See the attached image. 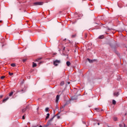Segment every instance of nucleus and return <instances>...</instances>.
<instances>
[{
	"mask_svg": "<svg viewBox=\"0 0 127 127\" xmlns=\"http://www.w3.org/2000/svg\"><path fill=\"white\" fill-rule=\"evenodd\" d=\"M60 61L56 60L55 62H54V65L55 66H57L58 64H60Z\"/></svg>",
	"mask_w": 127,
	"mask_h": 127,
	"instance_id": "1",
	"label": "nucleus"
},
{
	"mask_svg": "<svg viewBox=\"0 0 127 127\" xmlns=\"http://www.w3.org/2000/svg\"><path fill=\"white\" fill-rule=\"evenodd\" d=\"M34 4L35 5H42L43 4V2H36L34 3Z\"/></svg>",
	"mask_w": 127,
	"mask_h": 127,
	"instance_id": "2",
	"label": "nucleus"
},
{
	"mask_svg": "<svg viewBox=\"0 0 127 127\" xmlns=\"http://www.w3.org/2000/svg\"><path fill=\"white\" fill-rule=\"evenodd\" d=\"M53 119H54V117H53V118H52L51 119H50V120H49L48 123H47V126H50V125H51V123H52V121H53Z\"/></svg>",
	"mask_w": 127,
	"mask_h": 127,
	"instance_id": "3",
	"label": "nucleus"
},
{
	"mask_svg": "<svg viewBox=\"0 0 127 127\" xmlns=\"http://www.w3.org/2000/svg\"><path fill=\"white\" fill-rule=\"evenodd\" d=\"M60 98V96L57 95L56 97V102L58 103V101H59V99Z\"/></svg>",
	"mask_w": 127,
	"mask_h": 127,
	"instance_id": "4",
	"label": "nucleus"
},
{
	"mask_svg": "<svg viewBox=\"0 0 127 127\" xmlns=\"http://www.w3.org/2000/svg\"><path fill=\"white\" fill-rule=\"evenodd\" d=\"M114 95L115 96V97H118V96L119 95V92H115L114 93Z\"/></svg>",
	"mask_w": 127,
	"mask_h": 127,
	"instance_id": "5",
	"label": "nucleus"
},
{
	"mask_svg": "<svg viewBox=\"0 0 127 127\" xmlns=\"http://www.w3.org/2000/svg\"><path fill=\"white\" fill-rule=\"evenodd\" d=\"M88 61H89V62L90 63H93V62H94V61H95V60H90L89 59H88Z\"/></svg>",
	"mask_w": 127,
	"mask_h": 127,
	"instance_id": "6",
	"label": "nucleus"
},
{
	"mask_svg": "<svg viewBox=\"0 0 127 127\" xmlns=\"http://www.w3.org/2000/svg\"><path fill=\"white\" fill-rule=\"evenodd\" d=\"M49 116H50V114H49V113H48L47 114V117H46V120H47L48 119H49Z\"/></svg>",
	"mask_w": 127,
	"mask_h": 127,
	"instance_id": "7",
	"label": "nucleus"
},
{
	"mask_svg": "<svg viewBox=\"0 0 127 127\" xmlns=\"http://www.w3.org/2000/svg\"><path fill=\"white\" fill-rule=\"evenodd\" d=\"M71 64V63H70L69 62H66V65L67 66H70V64Z\"/></svg>",
	"mask_w": 127,
	"mask_h": 127,
	"instance_id": "8",
	"label": "nucleus"
},
{
	"mask_svg": "<svg viewBox=\"0 0 127 127\" xmlns=\"http://www.w3.org/2000/svg\"><path fill=\"white\" fill-rule=\"evenodd\" d=\"M99 38H100V39H103V38H104V35L100 36L99 37Z\"/></svg>",
	"mask_w": 127,
	"mask_h": 127,
	"instance_id": "9",
	"label": "nucleus"
},
{
	"mask_svg": "<svg viewBox=\"0 0 127 127\" xmlns=\"http://www.w3.org/2000/svg\"><path fill=\"white\" fill-rule=\"evenodd\" d=\"M8 100V98H7L5 99H3V102H6V101Z\"/></svg>",
	"mask_w": 127,
	"mask_h": 127,
	"instance_id": "10",
	"label": "nucleus"
},
{
	"mask_svg": "<svg viewBox=\"0 0 127 127\" xmlns=\"http://www.w3.org/2000/svg\"><path fill=\"white\" fill-rule=\"evenodd\" d=\"M11 66L12 67H15V64H11Z\"/></svg>",
	"mask_w": 127,
	"mask_h": 127,
	"instance_id": "11",
	"label": "nucleus"
},
{
	"mask_svg": "<svg viewBox=\"0 0 127 127\" xmlns=\"http://www.w3.org/2000/svg\"><path fill=\"white\" fill-rule=\"evenodd\" d=\"M36 66H37V64L35 63H33V67H36Z\"/></svg>",
	"mask_w": 127,
	"mask_h": 127,
	"instance_id": "12",
	"label": "nucleus"
},
{
	"mask_svg": "<svg viewBox=\"0 0 127 127\" xmlns=\"http://www.w3.org/2000/svg\"><path fill=\"white\" fill-rule=\"evenodd\" d=\"M116 102L115 101V100H113V105H116Z\"/></svg>",
	"mask_w": 127,
	"mask_h": 127,
	"instance_id": "13",
	"label": "nucleus"
},
{
	"mask_svg": "<svg viewBox=\"0 0 127 127\" xmlns=\"http://www.w3.org/2000/svg\"><path fill=\"white\" fill-rule=\"evenodd\" d=\"M25 111H26V109H22V113H24V112H25Z\"/></svg>",
	"mask_w": 127,
	"mask_h": 127,
	"instance_id": "14",
	"label": "nucleus"
},
{
	"mask_svg": "<svg viewBox=\"0 0 127 127\" xmlns=\"http://www.w3.org/2000/svg\"><path fill=\"white\" fill-rule=\"evenodd\" d=\"M12 95H13V92H11L9 94L10 97H11V96H12Z\"/></svg>",
	"mask_w": 127,
	"mask_h": 127,
	"instance_id": "15",
	"label": "nucleus"
},
{
	"mask_svg": "<svg viewBox=\"0 0 127 127\" xmlns=\"http://www.w3.org/2000/svg\"><path fill=\"white\" fill-rule=\"evenodd\" d=\"M48 110H49V108H46L45 109V111H46V112H48Z\"/></svg>",
	"mask_w": 127,
	"mask_h": 127,
	"instance_id": "16",
	"label": "nucleus"
},
{
	"mask_svg": "<svg viewBox=\"0 0 127 127\" xmlns=\"http://www.w3.org/2000/svg\"><path fill=\"white\" fill-rule=\"evenodd\" d=\"M4 78H5V76H2L1 77V79H4Z\"/></svg>",
	"mask_w": 127,
	"mask_h": 127,
	"instance_id": "17",
	"label": "nucleus"
},
{
	"mask_svg": "<svg viewBox=\"0 0 127 127\" xmlns=\"http://www.w3.org/2000/svg\"><path fill=\"white\" fill-rule=\"evenodd\" d=\"M61 85H62V86L63 85H64V81L62 82L61 83Z\"/></svg>",
	"mask_w": 127,
	"mask_h": 127,
	"instance_id": "18",
	"label": "nucleus"
},
{
	"mask_svg": "<svg viewBox=\"0 0 127 127\" xmlns=\"http://www.w3.org/2000/svg\"><path fill=\"white\" fill-rule=\"evenodd\" d=\"M9 75H13V73H10V72H9Z\"/></svg>",
	"mask_w": 127,
	"mask_h": 127,
	"instance_id": "19",
	"label": "nucleus"
},
{
	"mask_svg": "<svg viewBox=\"0 0 127 127\" xmlns=\"http://www.w3.org/2000/svg\"><path fill=\"white\" fill-rule=\"evenodd\" d=\"M117 120H118L117 118H114V121H117Z\"/></svg>",
	"mask_w": 127,
	"mask_h": 127,
	"instance_id": "20",
	"label": "nucleus"
},
{
	"mask_svg": "<svg viewBox=\"0 0 127 127\" xmlns=\"http://www.w3.org/2000/svg\"><path fill=\"white\" fill-rule=\"evenodd\" d=\"M25 118H24V116H23V117H22V119L23 120H24Z\"/></svg>",
	"mask_w": 127,
	"mask_h": 127,
	"instance_id": "21",
	"label": "nucleus"
},
{
	"mask_svg": "<svg viewBox=\"0 0 127 127\" xmlns=\"http://www.w3.org/2000/svg\"><path fill=\"white\" fill-rule=\"evenodd\" d=\"M98 126H100V123H98Z\"/></svg>",
	"mask_w": 127,
	"mask_h": 127,
	"instance_id": "22",
	"label": "nucleus"
},
{
	"mask_svg": "<svg viewBox=\"0 0 127 127\" xmlns=\"http://www.w3.org/2000/svg\"><path fill=\"white\" fill-rule=\"evenodd\" d=\"M23 62H25V60H23Z\"/></svg>",
	"mask_w": 127,
	"mask_h": 127,
	"instance_id": "23",
	"label": "nucleus"
},
{
	"mask_svg": "<svg viewBox=\"0 0 127 127\" xmlns=\"http://www.w3.org/2000/svg\"><path fill=\"white\" fill-rule=\"evenodd\" d=\"M38 127V126H36V127Z\"/></svg>",
	"mask_w": 127,
	"mask_h": 127,
	"instance_id": "24",
	"label": "nucleus"
},
{
	"mask_svg": "<svg viewBox=\"0 0 127 127\" xmlns=\"http://www.w3.org/2000/svg\"><path fill=\"white\" fill-rule=\"evenodd\" d=\"M0 22H1V21H0Z\"/></svg>",
	"mask_w": 127,
	"mask_h": 127,
	"instance_id": "25",
	"label": "nucleus"
},
{
	"mask_svg": "<svg viewBox=\"0 0 127 127\" xmlns=\"http://www.w3.org/2000/svg\"><path fill=\"white\" fill-rule=\"evenodd\" d=\"M2 96H0V98H1Z\"/></svg>",
	"mask_w": 127,
	"mask_h": 127,
	"instance_id": "26",
	"label": "nucleus"
}]
</instances>
